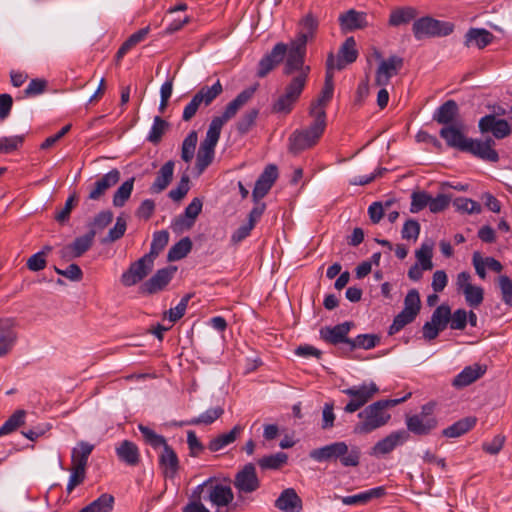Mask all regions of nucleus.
I'll return each instance as SVG.
<instances>
[{
	"label": "nucleus",
	"mask_w": 512,
	"mask_h": 512,
	"mask_svg": "<svg viewBox=\"0 0 512 512\" xmlns=\"http://www.w3.org/2000/svg\"><path fill=\"white\" fill-rule=\"evenodd\" d=\"M410 396L411 393H408L402 398L382 399L367 405L358 413L359 421L355 424L353 433L356 435H366L385 426L391 419V414L388 410L406 401Z\"/></svg>",
	"instance_id": "nucleus-1"
},
{
	"label": "nucleus",
	"mask_w": 512,
	"mask_h": 512,
	"mask_svg": "<svg viewBox=\"0 0 512 512\" xmlns=\"http://www.w3.org/2000/svg\"><path fill=\"white\" fill-rule=\"evenodd\" d=\"M318 26V19L311 13L300 20L299 32L289 44L288 57L283 68L284 75H290L297 68L309 67L304 64L306 45L315 37Z\"/></svg>",
	"instance_id": "nucleus-2"
},
{
	"label": "nucleus",
	"mask_w": 512,
	"mask_h": 512,
	"mask_svg": "<svg viewBox=\"0 0 512 512\" xmlns=\"http://www.w3.org/2000/svg\"><path fill=\"white\" fill-rule=\"evenodd\" d=\"M310 70V67H301L289 75L291 80L285 86L284 93L274 102L273 112L287 115L293 110L306 86Z\"/></svg>",
	"instance_id": "nucleus-3"
},
{
	"label": "nucleus",
	"mask_w": 512,
	"mask_h": 512,
	"mask_svg": "<svg viewBox=\"0 0 512 512\" xmlns=\"http://www.w3.org/2000/svg\"><path fill=\"white\" fill-rule=\"evenodd\" d=\"M160 253V232L154 233L150 252L137 261L130 264L129 268L121 275V283L125 287L136 285L145 279L154 267V261Z\"/></svg>",
	"instance_id": "nucleus-4"
},
{
	"label": "nucleus",
	"mask_w": 512,
	"mask_h": 512,
	"mask_svg": "<svg viewBox=\"0 0 512 512\" xmlns=\"http://www.w3.org/2000/svg\"><path fill=\"white\" fill-rule=\"evenodd\" d=\"M309 456L317 462L333 461L340 459L345 467H355L360 462V450L358 447H352L350 450L345 442H334L323 447L313 449Z\"/></svg>",
	"instance_id": "nucleus-5"
},
{
	"label": "nucleus",
	"mask_w": 512,
	"mask_h": 512,
	"mask_svg": "<svg viewBox=\"0 0 512 512\" xmlns=\"http://www.w3.org/2000/svg\"><path fill=\"white\" fill-rule=\"evenodd\" d=\"M326 128V121L322 112L318 113V119L314 118L311 125L303 130L294 131L289 137L288 149L293 154H298L316 145Z\"/></svg>",
	"instance_id": "nucleus-6"
},
{
	"label": "nucleus",
	"mask_w": 512,
	"mask_h": 512,
	"mask_svg": "<svg viewBox=\"0 0 512 512\" xmlns=\"http://www.w3.org/2000/svg\"><path fill=\"white\" fill-rule=\"evenodd\" d=\"M199 494L217 508L228 506L234 499L233 491L229 484L220 482L215 477H210L195 487Z\"/></svg>",
	"instance_id": "nucleus-7"
},
{
	"label": "nucleus",
	"mask_w": 512,
	"mask_h": 512,
	"mask_svg": "<svg viewBox=\"0 0 512 512\" xmlns=\"http://www.w3.org/2000/svg\"><path fill=\"white\" fill-rule=\"evenodd\" d=\"M379 387L373 381L364 382L360 385H353L343 389L342 392L350 397V401L344 407L346 413H354L364 407L378 393Z\"/></svg>",
	"instance_id": "nucleus-8"
},
{
	"label": "nucleus",
	"mask_w": 512,
	"mask_h": 512,
	"mask_svg": "<svg viewBox=\"0 0 512 512\" xmlns=\"http://www.w3.org/2000/svg\"><path fill=\"white\" fill-rule=\"evenodd\" d=\"M433 411L434 404L427 403L422 406L420 413L406 416L407 432L420 436L430 434L438 425V420Z\"/></svg>",
	"instance_id": "nucleus-9"
},
{
	"label": "nucleus",
	"mask_w": 512,
	"mask_h": 512,
	"mask_svg": "<svg viewBox=\"0 0 512 512\" xmlns=\"http://www.w3.org/2000/svg\"><path fill=\"white\" fill-rule=\"evenodd\" d=\"M454 25L450 22L439 21L431 17H422L413 23V33L416 39L426 37L447 36L452 33Z\"/></svg>",
	"instance_id": "nucleus-10"
},
{
	"label": "nucleus",
	"mask_w": 512,
	"mask_h": 512,
	"mask_svg": "<svg viewBox=\"0 0 512 512\" xmlns=\"http://www.w3.org/2000/svg\"><path fill=\"white\" fill-rule=\"evenodd\" d=\"M377 59H380L379 66L375 74V84L379 87H385L390 83L393 76H396L404 66V59L398 55H391L387 59H382L379 52H375Z\"/></svg>",
	"instance_id": "nucleus-11"
},
{
	"label": "nucleus",
	"mask_w": 512,
	"mask_h": 512,
	"mask_svg": "<svg viewBox=\"0 0 512 512\" xmlns=\"http://www.w3.org/2000/svg\"><path fill=\"white\" fill-rule=\"evenodd\" d=\"M358 57V50L356 48V41L353 37L347 38L339 48L338 55L335 56L332 52L328 54L326 60V69L333 72V70H342L347 64L356 61Z\"/></svg>",
	"instance_id": "nucleus-12"
},
{
	"label": "nucleus",
	"mask_w": 512,
	"mask_h": 512,
	"mask_svg": "<svg viewBox=\"0 0 512 512\" xmlns=\"http://www.w3.org/2000/svg\"><path fill=\"white\" fill-rule=\"evenodd\" d=\"M220 138V134L214 129L208 128L205 139L200 143L196 156V170L198 175L212 163L215 156V147Z\"/></svg>",
	"instance_id": "nucleus-13"
},
{
	"label": "nucleus",
	"mask_w": 512,
	"mask_h": 512,
	"mask_svg": "<svg viewBox=\"0 0 512 512\" xmlns=\"http://www.w3.org/2000/svg\"><path fill=\"white\" fill-rule=\"evenodd\" d=\"M253 88H248L239 93L235 99H233L225 108L222 116L214 117L209 125V128L221 133L223 125L233 118L240 108H242L253 96Z\"/></svg>",
	"instance_id": "nucleus-14"
},
{
	"label": "nucleus",
	"mask_w": 512,
	"mask_h": 512,
	"mask_svg": "<svg viewBox=\"0 0 512 512\" xmlns=\"http://www.w3.org/2000/svg\"><path fill=\"white\" fill-rule=\"evenodd\" d=\"M408 439L409 433L406 430L393 431L371 448L370 455L374 457L385 456L398 446L403 445Z\"/></svg>",
	"instance_id": "nucleus-15"
},
{
	"label": "nucleus",
	"mask_w": 512,
	"mask_h": 512,
	"mask_svg": "<svg viewBox=\"0 0 512 512\" xmlns=\"http://www.w3.org/2000/svg\"><path fill=\"white\" fill-rule=\"evenodd\" d=\"M234 486L239 494H248L256 491L260 481L256 474L255 466L252 463L246 464L236 475Z\"/></svg>",
	"instance_id": "nucleus-16"
},
{
	"label": "nucleus",
	"mask_w": 512,
	"mask_h": 512,
	"mask_svg": "<svg viewBox=\"0 0 512 512\" xmlns=\"http://www.w3.org/2000/svg\"><path fill=\"white\" fill-rule=\"evenodd\" d=\"M16 323L14 319L0 317V357L7 356L17 342Z\"/></svg>",
	"instance_id": "nucleus-17"
},
{
	"label": "nucleus",
	"mask_w": 512,
	"mask_h": 512,
	"mask_svg": "<svg viewBox=\"0 0 512 512\" xmlns=\"http://www.w3.org/2000/svg\"><path fill=\"white\" fill-rule=\"evenodd\" d=\"M333 76V72L326 69L325 82L321 93L319 97L311 103L310 106L309 113L313 118L318 119V113L322 112L324 115V121H326L325 107L332 99L334 92Z\"/></svg>",
	"instance_id": "nucleus-18"
},
{
	"label": "nucleus",
	"mask_w": 512,
	"mask_h": 512,
	"mask_svg": "<svg viewBox=\"0 0 512 512\" xmlns=\"http://www.w3.org/2000/svg\"><path fill=\"white\" fill-rule=\"evenodd\" d=\"M495 141L488 138L484 141L471 139L469 140L464 152L471 153L472 155L489 162H498L499 155L494 149Z\"/></svg>",
	"instance_id": "nucleus-19"
},
{
	"label": "nucleus",
	"mask_w": 512,
	"mask_h": 512,
	"mask_svg": "<svg viewBox=\"0 0 512 512\" xmlns=\"http://www.w3.org/2000/svg\"><path fill=\"white\" fill-rule=\"evenodd\" d=\"M479 130L481 133H492L496 139L506 138L511 134L510 124L504 120L499 119L495 115H486L479 120Z\"/></svg>",
	"instance_id": "nucleus-20"
},
{
	"label": "nucleus",
	"mask_w": 512,
	"mask_h": 512,
	"mask_svg": "<svg viewBox=\"0 0 512 512\" xmlns=\"http://www.w3.org/2000/svg\"><path fill=\"white\" fill-rule=\"evenodd\" d=\"M288 52V45L284 43H277L271 52L260 60L257 75L261 78L265 77L270 71H272L278 64L283 61L285 55H288Z\"/></svg>",
	"instance_id": "nucleus-21"
},
{
	"label": "nucleus",
	"mask_w": 512,
	"mask_h": 512,
	"mask_svg": "<svg viewBox=\"0 0 512 512\" xmlns=\"http://www.w3.org/2000/svg\"><path fill=\"white\" fill-rule=\"evenodd\" d=\"M120 176V171L118 169H112L97 179L90 187L88 199L93 201L101 199L110 188L119 182Z\"/></svg>",
	"instance_id": "nucleus-22"
},
{
	"label": "nucleus",
	"mask_w": 512,
	"mask_h": 512,
	"mask_svg": "<svg viewBox=\"0 0 512 512\" xmlns=\"http://www.w3.org/2000/svg\"><path fill=\"white\" fill-rule=\"evenodd\" d=\"M278 177V169L275 165H268L257 179L252 197L255 202H258L269 192L274 182Z\"/></svg>",
	"instance_id": "nucleus-23"
},
{
	"label": "nucleus",
	"mask_w": 512,
	"mask_h": 512,
	"mask_svg": "<svg viewBox=\"0 0 512 512\" xmlns=\"http://www.w3.org/2000/svg\"><path fill=\"white\" fill-rule=\"evenodd\" d=\"M180 468L177 454L162 438V474L165 479L174 482L179 474Z\"/></svg>",
	"instance_id": "nucleus-24"
},
{
	"label": "nucleus",
	"mask_w": 512,
	"mask_h": 512,
	"mask_svg": "<svg viewBox=\"0 0 512 512\" xmlns=\"http://www.w3.org/2000/svg\"><path fill=\"white\" fill-rule=\"evenodd\" d=\"M353 325L352 322L347 321L333 327H324L320 330L321 338L333 345L343 343L349 346L350 339L347 335Z\"/></svg>",
	"instance_id": "nucleus-25"
},
{
	"label": "nucleus",
	"mask_w": 512,
	"mask_h": 512,
	"mask_svg": "<svg viewBox=\"0 0 512 512\" xmlns=\"http://www.w3.org/2000/svg\"><path fill=\"white\" fill-rule=\"evenodd\" d=\"M461 127L462 125L460 123L444 126L440 130V136L446 141V144L449 147L456 148L464 152L470 138L464 136L461 131Z\"/></svg>",
	"instance_id": "nucleus-26"
},
{
	"label": "nucleus",
	"mask_w": 512,
	"mask_h": 512,
	"mask_svg": "<svg viewBox=\"0 0 512 512\" xmlns=\"http://www.w3.org/2000/svg\"><path fill=\"white\" fill-rule=\"evenodd\" d=\"M486 372V366L475 363L473 365L465 367L459 374H457L452 385L455 388H464L476 380L480 379Z\"/></svg>",
	"instance_id": "nucleus-27"
},
{
	"label": "nucleus",
	"mask_w": 512,
	"mask_h": 512,
	"mask_svg": "<svg viewBox=\"0 0 512 512\" xmlns=\"http://www.w3.org/2000/svg\"><path fill=\"white\" fill-rule=\"evenodd\" d=\"M338 20L343 32L363 29L368 26L367 14L354 9L340 14Z\"/></svg>",
	"instance_id": "nucleus-28"
},
{
	"label": "nucleus",
	"mask_w": 512,
	"mask_h": 512,
	"mask_svg": "<svg viewBox=\"0 0 512 512\" xmlns=\"http://www.w3.org/2000/svg\"><path fill=\"white\" fill-rule=\"evenodd\" d=\"M275 507L283 512H299L302 509V500L293 488H287L276 499Z\"/></svg>",
	"instance_id": "nucleus-29"
},
{
	"label": "nucleus",
	"mask_w": 512,
	"mask_h": 512,
	"mask_svg": "<svg viewBox=\"0 0 512 512\" xmlns=\"http://www.w3.org/2000/svg\"><path fill=\"white\" fill-rule=\"evenodd\" d=\"M459 114V108L454 100L444 102L434 113L433 120L445 126L454 125Z\"/></svg>",
	"instance_id": "nucleus-30"
},
{
	"label": "nucleus",
	"mask_w": 512,
	"mask_h": 512,
	"mask_svg": "<svg viewBox=\"0 0 512 512\" xmlns=\"http://www.w3.org/2000/svg\"><path fill=\"white\" fill-rule=\"evenodd\" d=\"M493 38V34L486 29L471 28L465 35V45L483 49L492 42Z\"/></svg>",
	"instance_id": "nucleus-31"
},
{
	"label": "nucleus",
	"mask_w": 512,
	"mask_h": 512,
	"mask_svg": "<svg viewBox=\"0 0 512 512\" xmlns=\"http://www.w3.org/2000/svg\"><path fill=\"white\" fill-rule=\"evenodd\" d=\"M119 459L130 466H136L140 461V453L137 445L129 440L122 441L116 448Z\"/></svg>",
	"instance_id": "nucleus-32"
},
{
	"label": "nucleus",
	"mask_w": 512,
	"mask_h": 512,
	"mask_svg": "<svg viewBox=\"0 0 512 512\" xmlns=\"http://www.w3.org/2000/svg\"><path fill=\"white\" fill-rule=\"evenodd\" d=\"M477 419L476 417H465L457 422L453 423L449 427L445 428L442 431V435L447 438H457L460 437L467 432H469L471 429L474 428L476 425Z\"/></svg>",
	"instance_id": "nucleus-33"
},
{
	"label": "nucleus",
	"mask_w": 512,
	"mask_h": 512,
	"mask_svg": "<svg viewBox=\"0 0 512 512\" xmlns=\"http://www.w3.org/2000/svg\"><path fill=\"white\" fill-rule=\"evenodd\" d=\"M242 431L243 427L241 425H235L231 431L220 434L217 437L213 438L208 444V449L211 452L220 451L221 449L233 443L237 439V437L242 433Z\"/></svg>",
	"instance_id": "nucleus-34"
},
{
	"label": "nucleus",
	"mask_w": 512,
	"mask_h": 512,
	"mask_svg": "<svg viewBox=\"0 0 512 512\" xmlns=\"http://www.w3.org/2000/svg\"><path fill=\"white\" fill-rule=\"evenodd\" d=\"M188 300V296L183 297L174 308H170L168 312L162 314V332L170 329L184 315Z\"/></svg>",
	"instance_id": "nucleus-35"
},
{
	"label": "nucleus",
	"mask_w": 512,
	"mask_h": 512,
	"mask_svg": "<svg viewBox=\"0 0 512 512\" xmlns=\"http://www.w3.org/2000/svg\"><path fill=\"white\" fill-rule=\"evenodd\" d=\"M385 494L383 487H376L356 495L341 497L344 505H364L374 498H379Z\"/></svg>",
	"instance_id": "nucleus-36"
},
{
	"label": "nucleus",
	"mask_w": 512,
	"mask_h": 512,
	"mask_svg": "<svg viewBox=\"0 0 512 512\" xmlns=\"http://www.w3.org/2000/svg\"><path fill=\"white\" fill-rule=\"evenodd\" d=\"M94 449V445L86 441H80L76 447L72 449L71 462L72 466L85 468L87 467L88 458Z\"/></svg>",
	"instance_id": "nucleus-37"
},
{
	"label": "nucleus",
	"mask_w": 512,
	"mask_h": 512,
	"mask_svg": "<svg viewBox=\"0 0 512 512\" xmlns=\"http://www.w3.org/2000/svg\"><path fill=\"white\" fill-rule=\"evenodd\" d=\"M433 248L434 244L432 241H425L421 244L420 248L416 250L415 257L417 259V263L419 266L424 268L425 270L433 269Z\"/></svg>",
	"instance_id": "nucleus-38"
},
{
	"label": "nucleus",
	"mask_w": 512,
	"mask_h": 512,
	"mask_svg": "<svg viewBox=\"0 0 512 512\" xmlns=\"http://www.w3.org/2000/svg\"><path fill=\"white\" fill-rule=\"evenodd\" d=\"M148 33L149 27L142 28L133 33L119 48L118 52L116 53V61L119 62L128 51L142 42Z\"/></svg>",
	"instance_id": "nucleus-39"
},
{
	"label": "nucleus",
	"mask_w": 512,
	"mask_h": 512,
	"mask_svg": "<svg viewBox=\"0 0 512 512\" xmlns=\"http://www.w3.org/2000/svg\"><path fill=\"white\" fill-rule=\"evenodd\" d=\"M416 17V10L412 7H403L393 10L389 17L390 26L408 24Z\"/></svg>",
	"instance_id": "nucleus-40"
},
{
	"label": "nucleus",
	"mask_w": 512,
	"mask_h": 512,
	"mask_svg": "<svg viewBox=\"0 0 512 512\" xmlns=\"http://www.w3.org/2000/svg\"><path fill=\"white\" fill-rule=\"evenodd\" d=\"M224 413V409L220 406L210 408L206 410L204 413L200 414L198 417H194L183 424L185 425H210L218 418H220Z\"/></svg>",
	"instance_id": "nucleus-41"
},
{
	"label": "nucleus",
	"mask_w": 512,
	"mask_h": 512,
	"mask_svg": "<svg viewBox=\"0 0 512 512\" xmlns=\"http://www.w3.org/2000/svg\"><path fill=\"white\" fill-rule=\"evenodd\" d=\"M288 456L284 452L264 456L258 460V465L263 470H277L287 463Z\"/></svg>",
	"instance_id": "nucleus-42"
},
{
	"label": "nucleus",
	"mask_w": 512,
	"mask_h": 512,
	"mask_svg": "<svg viewBox=\"0 0 512 512\" xmlns=\"http://www.w3.org/2000/svg\"><path fill=\"white\" fill-rule=\"evenodd\" d=\"M114 498L110 494H102L98 499L82 508L79 512H110L113 508Z\"/></svg>",
	"instance_id": "nucleus-43"
},
{
	"label": "nucleus",
	"mask_w": 512,
	"mask_h": 512,
	"mask_svg": "<svg viewBox=\"0 0 512 512\" xmlns=\"http://www.w3.org/2000/svg\"><path fill=\"white\" fill-rule=\"evenodd\" d=\"M25 410H16L0 427V437L10 434L25 423Z\"/></svg>",
	"instance_id": "nucleus-44"
},
{
	"label": "nucleus",
	"mask_w": 512,
	"mask_h": 512,
	"mask_svg": "<svg viewBox=\"0 0 512 512\" xmlns=\"http://www.w3.org/2000/svg\"><path fill=\"white\" fill-rule=\"evenodd\" d=\"M192 249V241L189 237H184L174 244L167 255L169 261H177L184 258Z\"/></svg>",
	"instance_id": "nucleus-45"
},
{
	"label": "nucleus",
	"mask_w": 512,
	"mask_h": 512,
	"mask_svg": "<svg viewBox=\"0 0 512 512\" xmlns=\"http://www.w3.org/2000/svg\"><path fill=\"white\" fill-rule=\"evenodd\" d=\"M223 91L222 84L218 80L211 87H202L194 96L198 98L200 103H204L206 106L212 103Z\"/></svg>",
	"instance_id": "nucleus-46"
},
{
	"label": "nucleus",
	"mask_w": 512,
	"mask_h": 512,
	"mask_svg": "<svg viewBox=\"0 0 512 512\" xmlns=\"http://www.w3.org/2000/svg\"><path fill=\"white\" fill-rule=\"evenodd\" d=\"M198 142V135L196 131H191L183 140L181 147V159L190 163L195 155L196 145Z\"/></svg>",
	"instance_id": "nucleus-47"
},
{
	"label": "nucleus",
	"mask_w": 512,
	"mask_h": 512,
	"mask_svg": "<svg viewBox=\"0 0 512 512\" xmlns=\"http://www.w3.org/2000/svg\"><path fill=\"white\" fill-rule=\"evenodd\" d=\"M379 337L373 334H361L355 339H350L348 351H353L356 348L372 349L379 342Z\"/></svg>",
	"instance_id": "nucleus-48"
},
{
	"label": "nucleus",
	"mask_w": 512,
	"mask_h": 512,
	"mask_svg": "<svg viewBox=\"0 0 512 512\" xmlns=\"http://www.w3.org/2000/svg\"><path fill=\"white\" fill-rule=\"evenodd\" d=\"M134 178H130L123 182L120 187L116 190L113 196V205L115 207H122L126 201L130 198L133 191Z\"/></svg>",
	"instance_id": "nucleus-49"
},
{
	"label": "nucleus",
	"mask_w": 512,
	"mask_h": 512,
	"mask_svg": "<svg viewBox=\"0 0 512 512\" xmlns=\"http://www.w3.org/2000/svg\"><path fill=\"white\" fill-rule=\"evenodd\" d=\"M451 316V309L447 305L438 306L431 316V324L438 327V330L446 329Z\"/></svg>",
	"instance_id": "nucleus-50"
},
{
	"label": "nucleus",
	"mask_w": 512,
	"mask_h": 512,
	"mask_svg": "<svg viewBox=\"0 0 512 512\" xmlns=\"http://www.w3.org/2000/svg\"><path fill=\"white\" fill-rule=\"evenodd\" d=\"M453 206L458 212L466 214H479L482 211V207L477 201L465 197L454 199Z\"/></svg>",
	"instance_id": "nucleus-51"
},
{
	"label": "nucleus",
	"mask_w": 512,
	"mask_h": 512,
	"mask_svg": "<svg viewBox=\"0 0 512 512\" xmlns=\"http://www.w3.org/2000/svg\"><path fill=\"white\" fill-rule=\"evenodd\" d=\"M95 237V230L89 231L87 234L77 237L72 243L71 246L74 250V255L76 257L82 256L86 251H88Z\"/></svg>",
	"instance_id": "nucleus-52"
},
{
	"label": "nucleus",
	"mask_w": 512,
	"mask_h": 512,
	"mask_svg": "<svg viewBox=\"0 0 512 512\" xmlns=\"http://www.w3.org/2000/svg\"><path fill=\"white\" fill-rule=\"evenodd\" d=\"M466 303L473 308L481 305L484 299V291L480 286H471L463 292Z\"/></svg>",
	"instance_id": "nucleus-53"
},
{
	"label": "nucleus",
	"mask_w": 512,
	"mask_h": 512,
	"mask_svg": "<svg viewBox=\"0 0 512 512\" xmlns=\"http://www.w3.org/2000/svg\"><path fill=\"white\" fill-rule=\"evenodd\" d=\"M138 429L142 434L144 444L149 445L154 449H158L160 447V435L157 434L154 429L144 424H139Z\"/></svg>",
	"instance_id": "nucleus-54"
},
{
	"label": "nucleus",
	"mask_w": 512,
	"mask_h": 512,
	"mask_svg": "<svg viewBox=\"0 0 512 512\" xmlns=\"http://www.w3.org/2000/svg\"><path fill=\"white\" fill-rule=\"evenodd\" d=\"M189 183V176L187 174L182 175L177 187L169 191V198L174 202H180L187 195L190 189Z\"/></svg>",
	"instance_id": "nucleus-55"
},
{
	"label": "nucleus",
	"mask_w": 512,
	"mask_h": 512,
	"mask_svg": "<svg viewBox=\"0 0 512 512\" xmlns=\"http://www.w3.org/2000/svg\"><path fill=\"white\" fill-rule=\"evenodd\" d=\"M126 231V220L124 217L119 216L116 219V223L113 228H111L105 238H103L102 243H112L120 239Z\"/></svg>",
	"instance_id": "nucleus-56"
},
{
	"label": "nucleus",
	"mask_w": 512,
	"mask_h": 512,
	"mask_svg": "<svg viewBox=\"0 0 512 512\" xmlns=\"http://www.w3.org/2000/svg\"><path fill=\"white\" fill-rule=\"evenodd\" d=\"M258 116L257 109L246 111L237 123V130L240 134H246L255 124Z\"/></svg>",
	"instance_id": "nucleus-57"
},
{
	"label": "nucleus",
	"mask_w": 512,
	"mask_h": 512,
	"mask_svg": "<svg viewBox=\"0 0 512 512\" xmlns=\"http://www.w3.org/2000/svg\"><path fill=\"white\" fill-rule=\"evenodd\" d=\"M202 496L195 488L189 495L188 503L183 507V512H210L201 502Z\"/></svg>",
	"instance_id": "nucleus-58"
},
{
	"label": "nucleus",
	"mask_w": 512,
	"mask_h": 512,
	"mask_svg": "<svg viewBox=\"0 0 512 512\" xmlns=\"http://www.w3.org/2000/svg\"><path fill=\"white\" fill-rule=\"evenodd\" d=\"M416 316L413 314L402 310L393 320V323L389 327V334L393 335L398 333L401 329H403L407 324L411 323Z\"/></svg>",
	"instance_id": "nucleus-59"
},
{
	"label": "nucleus",
	"mask_w": 512,
	"mask_h": 512,
	"mask_svg": "<svg viewBox=\"0 0 512 512\" xmlns=\"http://www.w3.org/2000/svg\"><path fill=\"white\" fill-rule=\"evenodd\" d=\"M420 305L421 301L418 291L415 289L410 290L404 299L403 310L413 314L414 316H417L420 311Z\"/></svg>",
	"instance_id": "nucleus-60"
},
{
	"label": "nucleus",
	"mask_w": 512,
	"mask_h": 512,
	"mask_svg": "<svg viewBox=\"0 0 512 512\" xmlns=\"http://www.w3.org/2000/svg\"><path fill=\"white\" fill-rule=\"evenodd\" d=\"M113 220V213L111 211H102L98 213L90 224V231L95 230V234L98 231L106 228Z\"/></svg>",
	"instance_id": "nucleus-61"
},
{
	"label": "nucleus",
	"mask_w": 512,
	"mask_h": 512,
	"mask_svg": "<svg viewBox=\"0 0 512 512\" xmlns=\"http://www.w3.org/2000/svg\"><path fill=\"white\" fill-rule=\"evenodd\" d=\"M499 288L503 302L512 307V281L506 275H501L498 279Z\"/></svg>",
	"instance_id": "nucleus-62"
},
{
	"label": "nucleus",
	"mask_w": 512,
	"mask_h": 512,
	"mask_svg": "<svg viewBox=\"0 0 512 512\" xmlns=\"http://www.w3.org/2000/svg\"><path fill=\"white\" fill-rule=\"evenodd\" d=\"M505 442L506 436L504 434H497L491 441L484 442L482 444V449L490 455H497L502 450Z\"/></svg>",
	"instance_id": "nucleus-63"
},
{
	"label": "nucleus",
	"mask_w": 512,
	"mask_h": 512,
	"mask_svg": "<svg viewBox=\"0 0 512 512\" xmlns=\"http://www.w3.org/2000/svg\"><path fill=\"white\" fill-rule=\"evenodd\" d=\"M160 290V270L156 271L154 275L144 282L139 287V292L142 295L149 296L157 293Z\"/></svg>",
	"instance_id": "nucleus-64"
}]
</instances>
